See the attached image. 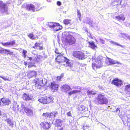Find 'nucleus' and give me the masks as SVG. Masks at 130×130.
I'll return each mask as SVG.
<instances>
[{"mask_svg":"<svg viewBox=\"0 0 130 130\" xmlns=\"http://www.w3.org/2000/svg\"><path fill=\"white\" fill-rule=\"evenodd\" d=\"M69 61V59L67 58L61 54L57 55L55 59V61L58 64L65 62L66 64H63V65L67 67H71L72 66V63Z\"/></svg>","mask_w":130,"mask_h":130,"instance_id":"f257e3e1","label":"nucleus"},{"mask_svg":"<svg viewBox=\"0 0 130 130\" xmlns=\"http://www.w3.org/2000/svg\"><path fill=\"white\" fill-rule=\"evenodd\" d=\"M93 62L92 67L93 70L100 68L102 66V64L101 59L99 57L95 58L93 57L92 58Z\"/></svg>","mask_w":130,"mask_h":130,"instance_id":"f03ea898","label":"nucleus"},{"mask_svg":"<svg viewBox=\"0 0 130 130\" xmlns=\"http://www.w3.org/2000/svg\"><path fill=\"white\" fill-rule=\"evenodd\" d=\"M62 40V42L68 44L70 45L75 44L76 41L75 38L71 35L68 36L66 38H63Z\"/></svg>","mask_w":130,"mask_h":130,"instance_id":"7ed1b4c3","label":"nucleus"},{"mask_svg":"<svg viewBox=\"0 0 130 130\" xmlns=\"http://www.w3.org/2000/svg\"><path fill=\"white\" fill-rule=\"evenodd\" d=\"M97 100L99 104H106L108 103L107 98L105 96V95L102 94H98L97 96Z\"/></svg>","mask_w":130,"mask_h":130,"instance_id":"20e7f679","label":"nucleus"},{"mask_svg":"<svg viewBox=\"0 0 130 130\" xmlns=\"http://www.w3.org/2000/svg\"><path fill=\"white\" fill-rule=\"evenodd\" d=\"M40 103L43 104H47L53 102V99L51 97L47 96L40 98L38 100Z\"/></svg>","mask_w":130,"mask_h":130,"instance_id":"39448f33","label":"nucleus"},{"mask_svg":"<svg viewBox=\"0 0 130 130\" xmlns=\"http://www.w3.org/2000/svg\"><path fill=\"white\" fill-rule=\"evenodd\" d=\"M0 13H5L6 14H9L7 3H4L1 1H0Z\"/></svg>","mask_w":130,"mask_h":130,"instance_id":"423d86ee","label":"nucleus"},{"mask_svg":"<svg viewBox=\"0 0 130 130\" xmlns=\"http://www.w3.org/2000/svg\"><path fill=\"white\" fill-rule=\"evenodd\" d=\"M73 55L75 57L80 59H85V55L84 54L80 51H75L73 52Z\"/></svg>","mask_w":130,"mask_h":130,"instance_id":"0eeeda50","label":"nucleus"},{"mask_svg":"<svg viewBox=\"0 0 130 130\" xmlns=\"http://www.w3.org/2000/svg\"><path fill=\"white\" fill-rule=\"evenodd\" d=\"M111 83L118 87H120L123 85L122 81L118 78H115L112 80Z\"/></svg>","mask_w":130,"mask_h":130,"instance_id":"6e6552de","label":"nucleus"},{"mask_svg":"<svg viewBox=\"0 0 130 130\" xmlns=\"http://www.w3.org/2000/svg\"><path fill=\"white\" fill-rule=\"evenodd\" d=\"M57 114L58 113L57 111H52L50 113L47 112L43 113L42 116L45 118H51L52 117L55 118Z\"/></svg>","mask_w":130,"mask_h":130,"instance_id":"1a4fd4ad","label":"nucleus"},{"mask_svg":"<svg viewBox=\"0 0 130 130\" xmlns=\"http://www.w3.org/2000/svg\"><path fill=\"white\" fill-rule=\"evenodd\" d=\"M40 125L41 127L45 130L48 129L51 126V124L50 122H48L44 121L41 122Z\"/></svg>","mask_w":130,"mask_h":130,"instance_id":"9d476101","label":"nucleus"},{"mask_svg":"<svg viewBox=\"0 0 130 130\" xmlns=\"http://www.w3.org/2000/svg\"><path fill=\"white\" fill-rule=\"evenodd\" d=\"M33 83L36 87L41 86H42V84H43V83L42 79L38 78L35 79L33 81Z\"/></svg>","mask_w":130,"mask_h":130,"instance_id":"9b49d317","label":"nucleus"},{"mask_svg":"<svg viewBox=\"0 0 130 130\" xmlns=\"http://www.w3.org/2000/svg\"><path fill=\"white\" fill-rule=\"evenodd\" d=\"M50 88L54 92L57 91L58 89L59 85L56 83L55 82H52L50 85Z\"/></svg>","mask_w":130,"mask_h":130,"instance_id":"f8f14e48","label":"nucleus"},{"mask_svg":"<svg viewBox=\"0 0 130 130\" xmlns=\"http://www.w3.org/2000/svg\"><path fill=\"white\" fill-rule=\"evenodd\" d=\"M37 72L34 70H30L27 74V76L30 78L33 77H36L37 75Z\"/></svg>","mask_w":130,"mask_h":130,"instance_id":"ddd939ff","label":"nucleus"},{"mask_svg":"<svg viewBox=\"0 0 130 130\" xmlns=\"http://www.w3.org/2000/svg\"><path fill=\"white\" fill-rule=\"evenodd\" d=\"M60 88L63 92L65 93H67L68 91L72 90L70 86L67 84L62 86Z\"/></svg>","mask_w":130,"mask_h":130,"instance_id":"4468645a","label":"nucleus"},{"mask_svg":"<svg viewBox=\"0 0 130 130\" xmlns=\"http://www.w3.org/2000/svg\"><path fill=\"white\" fill-rule=\"evenodd\" d=\"M1 101L4 105H8L11 104V101L8 98H2L1 99Z\"/></svg>","mask_w":130,"mask_h":130,"instance_id":"2eb2a0df","label":"nucleus"},{"mask_svg":"<svg viewBox=\"0 0 130 130\" xmlns=\"http://www.w3.org/2000/svg\"><path fill=\"white\" fill-rule=\"evenodd\" d=\"M32 106L30 107V108H28V107H23L22 108V110H24V112L28 114H30L31 113V114L32 113Z\"/></svg>","mask_w":130,"mask_h":130,"instance_id":"dca6fc26","label":"nucleus"},{"mask_svg":"<svg viewBox=\"0 0 130 130\" xmlns=\"http://www.w3.org/2000/svg\"><path fill=\"white\" fill-rule=\"evenodd\" d=\"M88 43L89 44V47L92 49L95 50L98 48L97 45L95 44V42L94 41H88Z\"/></svg>","mask_w":130,"mask_h":130,"instance_id":"f3484780","label":"nucleus"},{"mask_svg":"<svg viewBox=\"0 0 130 130\" xmlns=\"http://www.w3.org/2000/svg\"><path fill=\"white\" fill-rule=\"evenodd\" d=\"M15 41L13 40L10 42H7L5 43L2 42L1 43L3 46H7L13 45L15 44Z\"/></svg>","mask_w":130,"mask_h":130,"instance_id":"a211bd4d","label":"nucleus"},{"mask_svg":"<svg viewBox=\"0 0 130 130\" xmlns=\"http://www.w3.org/2000/svg\"><path fill=\"white\" fill-rule=\"evenodd\" d=\"M26 8L27 9L29 10H32L34 11H35V8L34 5L32 4H27Z\"/></svg>","mask_w":130,"mask_h":130,"instance_id":"6ab92c4d","label":"nucleus"},{"mask_svg":"<svg viewBox=\"0 0 130 130\" xmlns=\"http://www.w3.org/2000/svg\"><path fill=\"white\" fill-rule=\"evenodd\" d=\"M23 99L25 101H28L31 100L32 99L29 94L24 93L22 96Z\"/></svg>","mask_w":130,"mask_h":130,"instance_id":"aec40b11","label":"nucleus"},{"mask_svg":"<svg viewBox=\"0 0 130 130\" xmlns=\"http://www.w3.org/2000/svg\"><path fill=\"white\" fill-rule=\"evenodd\" d=\"M60 26V24L57 23L49 22L48 24V26L50 28H54L56 26Z\"/></svg>","mask_w":130,"mask_h":130,"instance_id":"412c9836","label":"nucleus"},{"mask_svg":"<svg viewBox=\"0 0 130 130\" xmlns=\"http://www.w3.org/2000/svg\"><path fill=\"white\" fill-rule=\"evenodd\" d=\"M124 90L127 94L130 95V84H128L125 86Z\"/></svg>","mask_w":130,"mask_h":130,"instance_id":"4be33fe9","label":"nucleus"},{"mask_svg":"<svg viewBox=\"0 0 130 130\" xmlns=\"http://www.w3.org/2000/svg\"><path fill=\"white\" fill-rule=\"evenodd\" d=\"M107 59H108V62L109 63V65H111L116 64H120V63L119 62L116 61L113 59H111L107 57Z\"/></svg>","mask_w":130,"mask_h":130,"instance_id":"5701e85b","label":"nucleus"},{"mask_svg":"<svg viewBox=\"0 0 130 130\" xmlns=\"http://www.w3.org/2000/svg\"><path fill=\"white\" fill-rule=\"evenodd\" d=\"M35 45L36 46V49L38 47H39V50H42L43 49V46H41L40 45L42 44V41H41L40 42H39V43H38V42H36L35 43Z\"/></svg>","mask_w":130,"mask_h":130,"instance_id":"b1692460","label":"nucleus"},{"mask_svg":"<svg viewBox=\"0 0 130 130\" xmlns=\"http://www.w3.org/2000/svg\"><path fill=\"white\" fill-rule=\"evenodd\" d=\"M62 121L60 119H56L55 121V124L57 126V127H61L62 125Z\"/></svg>","mask_w":130,"mask_h":130,"instance_id":"393cba45","label":"nucleus"},{"mask_svg":"<svg viewBox=\"0 0 130 130\" xmlns=\"http://www.w3.org/2000/svg\"><path fill=\"white\" fill-rule=\"evenodd\" d=\"M115 18L118 21L122 20L123 21L125 19V17L123 14H120L119 15L116 16Z\"/></svg>","mask_w":130,"mask_h":130,"instance_id":"a878e982","label":"nucleus"},{"mask_svg":"<svg viewBox=\"0 0 130 130\" xmlns=\"http://www.w3.org/2000/svg\"><path fill=\"white\" fill-rule=\"evenodd\" d=\"M87 95L88 96L91 95H95L96 94V92L93 90H88L87 91Z\"/></svg>","mask_w":130,"mask_h":130,"instance_id":"bb28decb","label":"nucleus"},{"mask_svg":"<svg viewBox=\"0 0 130 130\" xmlns=\"http://www.w3.org/2000/svg\"><path fill=\"white\" fill-rule=\"evenodd\" d=\"M71 20L65 19L63 20V23L65 25H68L71 24Z\"/></svg>","mask_w":130,"mask_h":130,"instance_id":"cd10ccee","label":"nucleus"},{"mask_svg":"<svg viewBox=\"0 0 130 130\" xmlns=\"http://www.w3.org/2000/svg\"><path fill=\"white\" fill-rule=\"evenodd\" d=\"M80 92V90H73L69 92L68 93L69 95L70 96L73 94H76L77 93Z\"/></svg>","mask_w":130,"mask_h":130,"instance_id":"c85d7f7f","label":"nucleus"},{"mask_svg":"<svg viewBox=\"0 0 130 130\" xmlns=\"http://www.w3.org/2000/svg\"><path fill=\"white\" fill-rule=\"evenodd\" d=\"M7 123L12 127H13V124L11 120L9 118H7L6 120Z\"/></svg>","mask_w":130,"mask_h":130,"instance_id":"c756f323","label":"nucleus"},{"mask_svg":"<svg viewBox=\"0 0 130 130\" xmlns=\"http://www.w3.org/2000/svg\"><path fill=\"white\" fill-rule=\"evenodd\" d=\"M63 73H62L60 75V76H57V77L56 80L57 81H61V79L64 76Z\"/></svg>","mask_w":130,"mask_h":130,"instance_id":"7c9ffc66","label":"nucleus"},{"mask_svg":"<svg viewBox=\"0 0 130 130\" xmlns=\"http://www.w3.org/2000/svg\"><path fill=\"white\" fill-rule=\"evenodd\" d=\"M28 37H29L30 39L32 40L37 39L35 38V36L34 35L31 33H30L29 34L27 35Z\"/></svg>","mask_w":130,"mask_h":130,"instance_id":"2f4dec72","label":"nucleus"},{"mask_svg":"<svg viewBox=\"0 0 130 130\" xmlns=\"http://www.w3.org/2000/svg\"><path fill=\"white\" fill-rule=\"evenodd\" d=\"M56 27V28L54 29V30L55 31H57L58 30H61L62 28V26L60 25V26H57Z\"/></svg>","mask_w":130,"mask_h":130,"instance_id":"473e14b6","label":"nucleus"},{"mask_svg":"<svg viewBox=\"0 0 130 130\" xmlns=\"http://www.w3.org/2000/svg\"><path fill=\"white\" fill-rule=\"evenodd\" d=\"M6 52H7V54L10 55H12L13 54V52H10L9 50L7 49H5L4 50Z\"/></svg>","mask_w":130,"mask_h":130,"instance_id":"72a5a7b5","label":"nucleus"},{"mask_svg":"<svg viewBox=\"0 0 130 130\" xmlns=\"http://www.w3.org/2000/svg\"><path fill=\"white\" fill-rule=\"evenodd\" d=\"M35 8V11H38L40 10L41 9V8L39 5L37 4Z\"/></svg>","mask_w":130,"mask_h":130,"instance_id":"f704fd0d","label":"nucleus"},{"mask_svg":"<svg viewBox=\"0 0 130 130\" xmlns=\"http://www.w3.org/2000/svg\"><path fill=\"white\" fill-rule=\"evenodd\" d=\"M27 52L26 50H24L22 51V54L23 55V56L24 58H25L26 57V53H27Z\"/></svg>","mask_w":130,"mask_h":130,"instance_id":"c9c22d12","label":"nucleus"},{"mask_svg":"<svg viewBox=\"0 0 130 130\" xmlns=\"http://www.w3.org/2000/svg\"><path fill=\"white\" fill-rule=\"evenodd\" d=\"M89 127V126H88L87 125H84L83 126L82 128L84 130H86L88 129Z\"/></svg>","mask_w":130,"mask_h":130,"instance_id":"e433bc0d","label":"nucleus"},{"mask_svg":"<svg viewBox=\"0 0 130 130\" xmlns=\"http://www.w3.org/2000/svg\"><path fill=\"white\" fill-rule=\"evenodd\" d=\"M77 14L79 18L81 16V14L79 10H77Z\"/></svg>","mask_w":130,"mask_h":130,"instance_id":"4c0bfd02","label":"nucleus"},{"mask_svg":"<svg viewBox=\"0 0 130 130\" xmlns=\"http://www.w3.org/2000/svg\"><path fill=\"white\" fill-rule=\"evenodd\" d=\"M33 67H35V66L32 64V63H30L29 65L28 66V68H30Z\"/></svg>","mask_w":130,"mask_h":130,"instance_id":"58836bf2","label":"nucleus"},{"mask_svg":"<svg viewBox=\"0 0 130 130\" xmlns=\"http://www.w3.org/2000/svg\"><path fill=\"white\" fill-rule=\"evenodd\" d=\"M67 115L68 117H72V115L70 111L67 112Z\"/></svg>","mask_w":130,"mask_h":130,"instance_id":"ea45409f","label":"nucleus"},{"mask_svg":"<svg viewBox=\"0 0 130 130\" xmlns=\"http://www.w3.org/2000/svg\"><path fill=\"white\" fill-rule=\"evenodd\" d=\"M0 77L2 78L3 79L5 80H8L9 81V80L8 79V78H7V77H4L3 76H0Z\"/></svg>","mask_w":130,"mask_h":130,"instance_id":"a19ab883","label":"nucleus"},{"mask_svg":"<svg viewBox=\"0 0 130 130\" xmlns=\"http://www.w3.org/2000/svg\"><path fill=\"white\" fill-rule=\"evenodd\" d=\"M114 45H116L117 46H120L122 48L124 47H125V46H124L121 45L119 44H118V43L116 42H115Z\"/></svg>","mask_w":130,"mask_h":130,"instance_id":"79ce46f5","label":"nucleus"},{"mask_svg":"<svg viewBox=\"0 0 130 130\" xmlns=\"http://www.w3.org/2000/svg\"><path fill=\"white\" fill-rule=\"evenodd\" d=\"M12 109L13 110L15 111H16V108H17V105H13L12 107Z\"/></svg>","mask_w":130,"mask_h":130,"instance_id":"37998d69","label":"nucleus"},{"mask_svg":"<svg viewBox=\"0 0 130 130\" xmlns=\"http://www.w3.org/2000/svg\"><path fill=\"white\" fill-rule=\"evenodd\" d=\"M55 52L57 54H60V53H59V51H58V50L57 48H55ZM60 54H61L60 53Z\"/></svg>","mask_w":130,"mask_h":130,"instance_id":"c03bdc74","label":"nucleus"},{"mask_svg":"<svg viewBox=\"0 0 130 130\" xmlns=\"http://www.w3.org/2000/svg\"><path fill=\"white\" fill-rule=\"evenodd\" d=\"M35 60V61L37 62L39 61L40 60V59L39 58L37 57H36Z\"/></svg>","mask_w":130,"mask_h":130,"instance_id":"a18cd8bd","label":"nucleus"},{"mask_svg":"<svg viewBox=\"0 0 130 130\" xmlns=\"http://www.w3.org/2000/svg\"><path fill=\"white\" fill-rule=\"evenodd\" d=\"M100 42L102 44H104L105 43V41L102 39H100Z\"/></svg>","mask_w":130,"mask_h":130,"instance_id":"49530a36","label":"nucleus"},{"mask_svg":"<svg viewBox=\"0 0 130 130\" xmlns=\"http://www.w3.org/2000/svg\"><path fill=\"white\" fill-rule=\"evenodd\" d=\"M57 4L59 6H60L61 4V3L60 1H58L57 3Z\"/></svg>","mask_w":130,"mask_h":130,"instance_id":"de8ad7c7","label":"nucleus"},{"mask_svg":"<svg viewBox=\"0 0 130 130\" xmlns=\"http://www.w3.org/2000/svg\"><path fill=\"white\" fill-rule=\"evenodd\" d=\"M120 108L119 107H118L116 109V112L119 111V112H120Z\"/></svg>","mask_w":130,"mask_h":130,"instance_id":"09e8293b","label":"nucleus"},{"mask_svg":"<svg viewBox=\"0 0 130 130\" xmlns=\"http://www.w3.org/2000/svg\"><path fill=\"white\" fill-rule=\"evenodd\" d=\"M24 64L25 65V66H26L27 65V62H26V61H24Z\"/></svg>","mask_w":130,"mask_h":130,"instance_id":"8fccbe9b","label":"nucleus"},{"mask_svg":"<svg viewBox=\"0 0 130 130\" xmlns=\"http://www.w3.org/2000/svg\"><path fill=\"white\" fill-rule=\"evenodd\" d=\"M110 43L111 44L114 45L115 42H114V41H111Z\"/></svg>","mask_w":130,"mask_h":130,"instance_id":"3c124183","label":"nucleus"},{"mask_svg":"<svg viewBox=\"0 0 130 130\" xmlns=\"http://www.w3.org/2000/svg\"><path fill=\"white\" fill-rule=\"evenodd\" d=\"M32 48H35V49L36 48V45H35V44L34 46H33Z\"/></svg>","mask_w":130,"mask_h":130,"instance_id":"603ef678","label":"nucleus"},{"mask_svg":"<svg viewBox=\"0 0 130 130\" xmlns=\"http://www.w3.org/2000/svg\"><path fill=\"white\" fill-rule=\"evenodd\" d=\"M29 60H31L32 59V58L31 57H28Z\"/></svg>","mask_w":130,"mask_h":130,"instance_id":"864d4df0","label":"nucleus"},{"mask_svg":"<svg viewBox=\"0 0 130 130\" xmlns=\"http://www.w3.org/2000/svg\"><path fill=\"white\" fill-rule=\"evenodd\" d=\"M2 116V112L0 110V116Z\"/></svg>","mask_w":130,"mask_h":130,"instance_id":"5fc2aeb1","label":"nucleus"},{"mask_svg":"<svg viewBox=\"0 0 130 130\" xmlns=\"http://www.w3.org/2000/svg\"><path fill=\"white\" fill-rule=\"evenodd\" d=\"M115 1L116 2H118L120 0H115Z\"/></svg>","mask_w":130,"mask_h":130,"instance_id":"6e6d98bb","label":"nucleus"},{"mask_svg":"<svg viewBox=\"0 0 130 130\" xmlns=\"http://www.w3.org/2000/svg\"><path fill=\"white\" fill-rule=\"evenodd\" d=\"M99 89H102L103 87H101V86H99Z\"/></svg>","mask_w":130,"mask_h":130,"instance_id":"4d7b16f0","label":"nucleus"},{"mask_svg":"<svg viewBox=\"0 0 130 130\" xmlns=\"http://www.w3.org/2000/svg\"><path fill=\"white\" fill-rule=\"evenodd\" d=\"M122 1V0H121V1H120V5L121 4Z\"/></svg>","mask_w":130,"mask_h":130,"instance_id":"13d9d810","label":"nucleus"},{"mask_svg":"<svg viewBox=\"0 0 130 130\" xmlns=\"http://www.w3.org/2000/svg\"><path fill=\"white\" fill-rule=\"evenodd\" d=\"M1 101H0V106H1Z\"/></svg>","mask_w":130,"mask_h":130,"instance_id":"bf43d9fd","label":"nucleus"},{"mask_svg":"<svg viewBox=\"0 0 130 130\" xmlns=\"http://www.w3.org/2000/svg\"><path fill=\"white\" fill-rule=\"evenodd\" d=\"M21 111H22V110H20V112H21Z\"/></svg>","mask_w":130,"mask_h":130,"instance_id":"052dcab7","label":"nucleus"},{"mask_svg":"<svg viewBox=\"0 0 130 130\" xmlns=\"http://www.w3.org/2000/svg\"><path fill=\"white\" fill-rule=\"evenodd\" d=\"M0 52H1V51L0 50Z\"/></svg>","mask_w":130,"mask_h":130,"instance_id":"680f3d73","label":"nucleus"},{"mask_svg":"<svg viewBox=\"0 0 130 130\" xmlns=\"http://www.w3.org/2000/svg\"><path fill=\"white\" fill-rule=\"evenodd\" d=\"M82 1H83V0H82Z\"/></svg>","mask_w":130,"mask_h":130,"instance_id":"e2e57ef3","label":"nucleus"}]
</instances>
